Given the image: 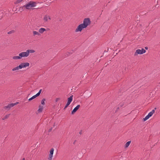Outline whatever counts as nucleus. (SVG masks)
<instances>
[{
    "mask_svg": "<svg viewBox=\"0 0 160 160\" xmlns=\"http://www.w3.org/2000/svg\"><path fill=\"white\" fill-rule=\"evenodd\" d=\"M14 32L15 31H14V30H12V31H9V32H8V34H12V33H14Z\"/></svg>",
    "mask_w": 160,
    "mask_h": 160,
    "instance_id": "24",
    "label": "nucleus"
},
{
    "mask_svg": "<svg viewBox=\"0 0 160 160\" xmlns=\"http://www.w3.org/2000/svg\"><path fill=\"white\" fill-rule=\"evenodd\" d=\"M79 105H78L77 106L74 108L73 110H78L80 107Z\"/></svg>",
    "mask_w": 160,
    "mask_h": 160,
    "instance_id": "20",
    "label": "nucleus"
},
{
    "mask_svg": "<svg viewBox=\"0 0 160 160\" xmlns=\"http://www.w3.org/2000/svg\"><path fill=\"white\" fill-rule=\"evenodd\" d=\"M46 30L44 28H41L39 29V33H43L44 31H45Z\"/></svg>",
    "mask_w": 160,
    "mask_h": 160,
    "instance_id": "11",
    "label": "nucleus"
},
{
    "mask_svg": "<svg viewBox=\"0 0 160 160\" xmlns=\"http://www.w3.org/2000/svg\"><path fill=\"white\" fill-rule=\"evenodd\" d=\"M40 93L38 92L34 96H35V98H36L37 97L39 96L40 95Z\"/></svg>",
    "mask_w": 160,
    "mask_h": 160,
    "instance_id": "26",
    "label": "nucleus"
},
{
    "mask_svg": "<svg viewBox=\"0 0 160 160\" xmlns=\"http://www.w3.org/2000/svg\"><path fill=\"white\" fill-rule=\"evenodd\" d=\"M43 105H40L39 106V109L38 110H42L43 109Z\"/></svg>",
    "mask_w": 160,
    "mask_h": 160,
    "instance_id": "19",
    "label": "nucleus"
},
{
    "mask_svg": "<svg viewBox=\"0 0 160 160\" xmlns=\"http://www.w3.org/2000/svg\"><path fill=\"white\" fill-rule=\"evenodd\" d=\"M156 109H157L155 107L153 108L152 109V108L151 109H152V110H156Z\"/></svg>",
    "mask_w": 160,
    "mask_h": 160,
    "instance_id": "30",
    "label": "nucleus"
},
{
    "mask_svg": "<svg viewBox=\"0 0 160 160\" xmlns=\"http://www.w3.org/2000/svg\"><path fill=\"white\" fill-rule=\"evenodd\" d=\"M45 98H43L41 101V103L42 105H44L45 104Z\"/></svg>",
    "mask_w": 160,
    "mask_h": 160,
    "instance_id": "21",
    "label": "nucleus"
},
{
    "mask_svg": "<svg viewBox=\"0 0 160 160\" xmlns=\"http://www.w3.org/2000/svg\"><path fill=\"white\" fill-rule=\"evenodd\" d=\"M22 160H25V158H23L22 159Z\"/></svg>",
    "mask_w": 160,
    "mask_h": 160,
    "instance_id": "38",
    "label": "nucleus"
},
{
    "mask_svg": "<svg viewBox=\"0 0 160 160\" xmlns=\"http://www.w3.org/2000/svg\"><path fill=\"white\" fill-rule=\"evenodd\" d=\"M18 103V102L9 104L7 106H5V108L7 109H10L11 107H12L16 105Z\"/></svg>",
    "mask_w": 160,
    "mask_h": 160,
    "instance_id": "8",
    "label": "nucleus"
},
{
    "mask_svg": "<svg viewBox=\"0 0 160 160\" xmlns=\"http://www.w3.org/2000/svg\"><path fill=\"white\" fill-rule=\"evenodd\" d=\"M40 93L38 92L34 96H35V98H36L37 97L39 96L40 95Z\"/></svg>",
    "mask_w": 160,
    "mask_h": 160,
    "instance_id": "27",
    "label": "nucleus"
},
{
    "mask_svg": "<svg viewBox=\"0 0 160 160\" xmlns=\"http://www.w3.org/2000/svg\"><path fill=\"white\" fill-rule=\"evenodd\" d=\"M79 133H80V134H82V131H80L79 132Z\"/></svg>",
    "mask_w": 160,
    "mask_h": 160,
    "instance_id": "33",
    "label": "nucleus"
},
{
    "mask_svg": "<svg viewBox=\"0 0 160 160\" xmlns=\"http://www.w3.org/2000/svg\"><path fill=\"white\" fill-rule=\"evenodd\" d=\"M30 64L28 62H22L19 65L20 66L21 68L22 69V68H26L27 67L29 66Z\"/></svg>",
    "mask_w": 160,
    "mask_h": 160,
    "instance_id": "6",
    "label": "nucleus"
},
{
    "mask_svg": "<svg viewBox=\"0 0 160 160\" xmlns=\"http://www.w3.org/2000/svg\"><path fill=\"white\" fill-rule=\"evenodd\" d=\"M19 55L20 56L21 58L23 57H27L29 56L27 51L26 52H22L19 53Z\"/></svg>",
    "mask_w": 160,
    "mask_h": 160,
    "instance_id": "5",
    "label": "nucleus"
},
{
    "mask_svg": "<svg viewBox=\"0 0 160 160\" xmlns=\"http://www.w3.org/2000/svg\"><path fill=\"white\" fill-rule=\"evenodd\" d=\"M42 111H41V110L38 111L39 112H42Z\"/></svg>",
    "mask_w": 160,
    "mask_h": 160,
    "instance_id": "35",
    "label": "nucleus"
},
{
    "mask_svg": "<svg viewBox=\"0 0 160 160\" xmlns=\"http://www.w3.org/2000/svg\"><path fill=\"white\" fill-rule=\"evenodd\" d=\"M33 36H35L36 35H37L38 36L40 35V34L39 32H38L36 31H33Z\"/></svg>",
    "mask_w": 160,
    "mask_h": 160,
    "instance_id": "12",
    "label": "nucleus"
},
{
    "mask_svg": "<svg viewBox=\"0 0 160 160\" xmlns=\"http://www.w3.org/2000/svg\"><path fill=\"white\" fill-rule=\"evenodd\" d=\"M146 52V50L143 48H142V50L137 49L136 50V51L134 53V56H136L138 54H142Z\"/></svg>",
    "mask_w": 160,
    "mask_h": 160,
    "instance_id": "3",
    "label": "nucleus"
},
{
    "mask_svg": "<svg viewBox=\"0 0 160 160\" xmlns=\"http://www.w3.org/2000/svg\"><path fill=\"white\" fill-rule=\"evenodd\" d=\"M154 112L155 111H152L145 117V118H143V121H145L148 120L149 118L152 116Z\"/></svg>",
    "mask_w": 160,
    "mask_h": 160,
    "instance_id": "4",
    "label": "nucleus"
},
{
    "mask_svg": "<svg viewBox=\"0 0 160 160\" xmlns=\"http://www.w3.org/2000/svg\"><path fill=\"white\" fill-rule=\"evenodd\" d=\"M67 55L68 56V55L70 54V53L69 52L68 53H67Z\"/></svg>",
    "mask_w": 160,
    "mask_h": 160,
    "instance_id": "34",
    "label": "nucleus"
},
{
    "mask_svg": "<svg viewBox=\"0 0 160 160\" xmlns=\"http://www.w3.org/2000/svg\"><path fill=\"white\" fill-rule=\"evenodd\" d=\"M90 21L89 18H85L83 21V23L80 24L75 30V32H81L83 28H86L90 24Z\"/></svg>",
    "mask_w": 160,
    "mask_h": 160,
    "instance_id": "1",
    "label": "nucleus"
},
{
    "mask_svg": "<svg viewBox=\"0 0 160 160\" xmlns=\"http://www.w3.org/2000/svg\"><path fill=\"white\" fill-rule=\"evenodd\" d=\"M60 99V98H56V100H55V101L56 102H58L59 100Z\"/></svg>",
    "mask_w": 160,
    "mask_h": 160,
    "instance_id": "29",
    "label": "nucleus"
},
{
    "mask_svg": "<svg viewBox=\"0 0 160 160\" xmlns=\"http://www.w3.org/2000/svg\"><path fill=\"white\" fill-rule=\"evenodd\" d=\"M52 129H50L49 130V132H50L51 130H52Z\"/></svg>",
    "mask_w": 160,
    "mask_h": 160,
    "instance_id": "36",
    "label": "nucleus"
},
{
    "mask_svg": "<svg viewBox=\"0 0 160 160\" xmlns=\"http://www.w3.org/2000/svg\"><path fill=\"white\" fill-rule=\"evenodd\" d=\"M36 6V3L34 2L30 1L29 3L24 5L22 7L20 8V9H22L23 8H25L27 9H29L31 8L34 7Z\"/></svg>",
    "mask_w": 160,
    "mask_h": 160,
    "instance_id": "2",
    "label": "nucleus"
},
{
    "mask_svg": "<svg viewBox=\"0 0 160 160\" xmlns=\"http://www.w3.org/2000/svg\"><path fill=\"white\" fill-rule=\"evenodd\" d=\"M145 48L146 49H148V47H145Z\"/></svg>",
    "mask_w": 160,
    "mask_h": 160,
    "instance_id": "37",
    "label": "nucleus"
},
{
    "mask_svg": "<svg viewBox=\"0 0 160 160\" xmlns=\"http://www.w3.org/2000/svg\"><path fill=\"white\" fill-rule=\"evenodd\" d=\"M20 69H21V68L20 66L19 65L18 66L13 68L12 70L13 71L17 72Z\"/></svg>",
    "mask_w": 160,
    "mask_h": 160,
    "instance_id": "9",
    "label": "nucleus"
},
{
    "mask_svg": "<svg viewBox=\"0 0 160 160\" xmlns=\"http://www.w3.org/2000/svg\"><path fill=\"white\" fill-rule=\"evenodd\" d=\"M27 52L29 55L30 53H33L35 52V51L33 50L28 49L27 50Z\"/></svg>",
    "mask_w": 160,
    "mask_h": 160,
    "instance_id": "15",
    "label": "nucleus"
},
{
    "mask_svg": "<svg viewBox=\"0 0 160 160\" xmlns=\"http://www.w3.org/2000/svg\"><path fill=\"white\" fill-rule=\"evenodd\" d=\"M50 19L49 17L47 15H46L44 18V20L45 21H47L48 20Z\"/></svg>",
    "mask_w": 160,
    "mask_h": 160,
    "instance_id": "10",
    "label": "nucleus"
},
{
    "mask_svg": "<svg viewBox=\"0 0 160 160\" xmlns=\"http://www.w3.org/2000/svg\"><path fill=\"white\" fill-rule=\"evenodd\" d=\"M36 98L35 97V96H33L31 98H30L29 99H28V101H30L31 100H32L35 98Z\"/></svg>",
    "mask_w": 160,
    "mask_h": 160,
    "instance_id": "23",
    "label": "nucleus"
},
{
    "mask_svg": "<svg viewBox=\"0 0 160 160\" xmlns=\"http://www.w3.org/2000/svg\"><path fill=\"white\" fill-rule=\"evenodd\" d=\"M42 90V89L40 90L38 92H39V93H40V94Z\"/></svg>",
    "mask_w": 160,
    "mask_h": 160,
    "instance_id": "31",
    "label": "nucleus"
},
{
    "mask_svg": "<svg viewBox=\"0 0 160 160\" xmlns=\"http://www.w3.org/2000/svg\"><path fill=\"white\" fill-rule=\"evenodd\" d=\"M76 111H72V112L71 114H74L76 112Z\"/></svg>",
    "mask_w": 160,
    "mask_h": 160,
    "instance_id": "28",
    "label": "nucleus"
},
{
    "mask_svg": "<svg viewBox=\"0 0 160 160\" xmlns=\"http://www.w3.org/2000/svg\"><path fill=\"white\" fill-rule=\"evenodd\" d=\"M123 105H124V104H123V102H121L119 104L118 107H117V109H120L121 108L123 107Z\"/></svg>",
    "mask_w": 160,
    "mask_h": 160,
    "instance_id": "13",
    "label": "nucleus"
},
{
    "mask_svg": "<svg viewBox=\"0 0 160 160\" xmlns=\"http://www.w3.org/2000/svg\"><path fill=\"white\" fill-rule=\"evenodd\" d=\"M12 59L14 60H18L21 59V57L19 55V56H13L12 57Z\"/></svg>",
    "mask_w": 160,
    "mask_h": 160,
    "instance_id": "16",
    "label": "nucleus"
},
{
    "mask_svg": "<svg viewBox=\"0 0 160 160\" xmlns=\"http://www.w3.org/2000/svg\"><path fill=\"white\" fill-rule=\"evenodd\" d=\"M23 0H17L16 1V3H18L20 2Z\"/></svg>",
    "mask_w": 160,
    "mask_h": 160,
    "instance_id": "25",
    "label": "nucleus"
},
{
    "mask_svg": "<svg viewBox=\"0 0 160 160\" xmlns=\"http://www.w3.org/2000/svg\"><path fill=\"white\" fill-rule=\"evenodd\" d=\"M54 152V149L52 148L51 149L50 151V154H49V157L48 158V160H52V158L53 157V155Z\"/></svg>",
    "mask_w": 160,
    "mask_h": 160,
    "instance_id": "7",
    "label": "nucleus"
},
{
    "mask_svg": "<svg viewBox=\"0 0 160 160\" xmlns=\"http://www.w3.org/2000/svg\"><path fill=\"white\" fill-rule=\"evenodd\" d=\"M131 142V141H129L128 142L125 144V148H128L129 145L130 143Z\"/></svg>",
    "mask_w": 160,
    "mask_h": 160,
    "instance_id": "18",
    "label": "nucleus"
},
{
    "mask_svg": "<svg viewBox=\"0 0 160 160\" xmlns=\"http://www.w3.org/2000/svg\"><path fill=\"white\" fill-rule=\"evenodd\" d=\"M10 114H9L5 115V116L2 118V119L3 120H4L5 119L8 118Z\"/></svg>",
    "mask_w": 160,
    "mask_h": 160,
    "instance_id": "17",
    "label": "nucleus"
},
{
    "mask_svg": "<svg viewBox=\"0 0 160 160\" xmlns=\"http://www.w3.org/2000/svg\"><path fill=\"white\" fill-rule=\"evenodd\" d=\"M42 90V89L40 90L38 92H39V93H40V94Z\"/></svg>",
    "mask_w": 160,
    "mask_h": 160,
    "instance_id": "32",
    "label": "nucleus"
},
{
    "mask_svg": "<svg viewBox=\"0 0 160 160\" xmlns=\"http://www.w3.org/2000/svg\"><path fill=\"white\" fill-rule=\"evenodd\" d=\"M70 104V103L68 102H67V103L66 104V106L64 107V109H65L69 105V104Z\"/></svg>",
    "mask_w": 160,
    "mask_h": 160,
    "instance_id": "22",
    "label": "nucleus"
},
{
    "mask_svg": "<svg viewBox=\"0 0 160 160\" xmlns=\"http://www.w3.org/2000/svg\"><path fill=\"white\" fill-rule=\"evenodd\" d=\"M73 96L72 95L70 96L69 98H68V102H70L71 103V102H72V98H73Z\"/></svg>",
    "mask_w": 160,
    "mask_h": 160,
    "instance_id": "14",
    "label": "nucleus"
}]
</instances>
